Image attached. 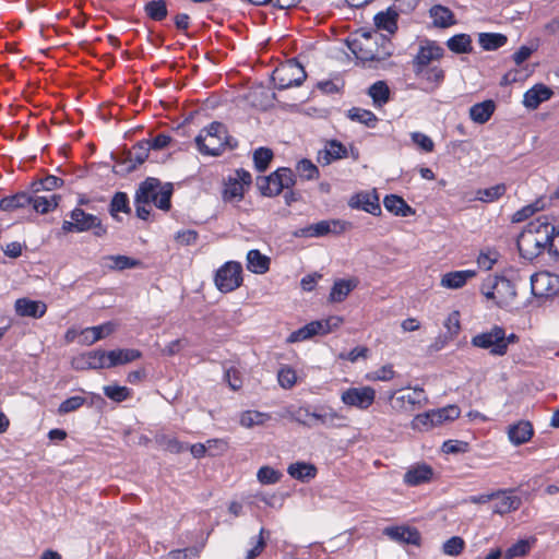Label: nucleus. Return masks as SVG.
I'll return each mask as SVG.
<instances>
[{"instance_id": "obj_62", "label": "nucleus", "mask_w": 559, "mask_h": 559, "mask_svg": "<svg viewBox=\"0 0 559 559\" xmlns=\"http://www.w3.org/2000/svg\"><path fill=\"white\" fill-rule=\"evenodd\" d=\"M436 426V423L432 421L430 416V412L419 414L412 420V428L419 431L429 430Z\"/></svg>"}, {"instance_id": "obj_33", "label": "nucleus", "mask_w": 559, "mask_h": 559, "mask_svg": "<svg viewBox=\"0 0 559 559\" xmlns=\"http://www.w3.org/2000/svg\"><path fill=\"white\" fill-rule=\"evenodd\" d=\"M108 212L110 216L117 222L121 221L119 213L130 214L131 206L128 193L123 191H116L110 199Z\"/></svg>"}, {"instance_id": "obj_52", "label": "nucleus", "mask_w": 559, "mask_h": 559, "mask_svg": "<svg viewBox=\"0 0 559 559\" xmlns=\"http://www.w3.org/2000/svg\"><path fill=\"white\" fill-rule=\"evenodd\" d=\"M296 169L299 176L306 180H314L320 176L318 166L309 158L298 160Z\"/></svg>"}, {"instance_id": "obj_28", "label": "nucleus", "mask_w": 559, "mask_h": 559, "mask_svg": "<svg viewBox=\"0 0 559 559\" xmlns=\"http://www.w3.org/2000/svg\"><path fill=\"white\" fill-rule=\"evenodd\" d=\"M429 16L432 19V25L438 28H448L456 24L454 13L443 4H433L429 9Z\"/></svg>"}, {"instance_id": "obj_5", "label": "nucleus", "mask_w": 559, "mask_h": 559, "mask_svg": "<svg viewBox=\"0 0 559 559\" xmlns=\"http://www.w3.org/2000/svg\"><path fill=\"white\" fill-rule=\"evenodd\" d=\"M68 216L70 219H64L61 225L63 234L93 231V235L97 238L107 234V227L102 219L97 215L85 212L82 207L75 206L69 212Z\"/></svg>"}, {"instance_id": "obj_7", "label": "nucleus", "mask_w": 559, "mask_h": 559, "mask_svg": "<svg viewBox=\"0 0 559 559\" xmlns=\"http://www.w3.org/2000/svg\"><path fill=\"white\" fill-rule=\"evenodd\" d=\"M307 78L305 67L297 58L288 59L276 68L272 74L275 88L283 91L294 86H300Z\"/></svg>"}, {"instance_id": "obj_54", "label": "nucleus", "mask_w": 559, "mask_h": 559, "mask_svg": "<svg viewBox=\"0 0 559 559\" xmlns=\"http://www.w3.org/2000/svg\"><path fill=\"white\" fill-rule=\"evenodd\" d=\"M282 473L269 465L262 466L257 473V478L262 485H272L280 481Z\"/></svg>"}, {"instance_id": "obj_63", "label": "nucleus", "mask_w": 559, "mask_h": 559, "mask_svg": "<svg viewBox=\"0 0 559 559\" xmlns=\"http://www.w3.org/2000/svg\"><path fill=\"white\" fill-rule=\"evenodd\" d=\"M117 328V323L114 321H107L98 325L92 326L91 333H93V337L96 341L105 338L110 335Z\"/></svg>"}, {"instance_id": "obj_9", "label": "nucleus", "mask_w": 559, "mask_h": 559, "mask_svg": "<svg viewBox=\"0 0 559 559\" xmlns=\"http://www.w3.org/2000/svg\"><path fill=\"white\" fill-rule=\"evenodd\" d=\"M290 416L295 421L309 428L316 427L318 425L332 427L334 426L335 420L341 418L340 415L332 408L323 407L313 412L306 407H299L298 409L292 412Z\"/></svg>"}, {"instance_id": "obj_10", "label": "nucleus", "mask_w": 559, "mask_h": 559, "mask_svg": "<svg viewBox=\"0 0 559 559\" xmlns=\"http://www.w3.org/2000/svg\"><path fill=\"white\" fill-rule=\"evenodd\" d=\"M392 407L399 412H412L427 402L420 388L394 391L390 394Z\"/></svg>"}, {"instance_id": "obj_59", "label": "nucleus", "mask_w": 559, "mask_h": 559, "mask_svg": "<svg viewBox=\"0 0 559 559\" xmlns=\"http://www.w3.org/2000/svg\"><path fill=\"white\" fill-rule=\"evenodd\" d=\"M538 203L539 202L536 201L534 203H530V204L521 207L520 210H518L512 215V223H522V222L526 221L527 218H530L532 215H534L536 212H538L540 210Z\"/></svg>"}, {"instance_id": "obj_21", "label": "nucleus", "mask_w": 559, "mask_h": 559, "mask_svg": "<svg viewBox=\"0 0 559 559\" xmlns=\"http://www.w3.org/2000/svg\"><path fill=\"white\" fill-rule=\"evenodd\" d=\"M383 206L388 212L400 217H409L416 213L415 209H413L401 195L395 193L386 194L383 198Z\"/></svg>"}, {"instance_id": "obj_36", "label": "nucleus", "mask_w": 559, "mask_h": 559, "mask_svg": "<svg viewBox=\"0 0 559 559\" xmlns=\"http://www.w3.org/2000/svg\"><path fill=\"white\" fill-rule=\"evenodd\" d=\"M448 49L456 55L471 53L473 51L472 37L466 33H460L448 38Z\"/></svg>"}, {"instance_id": "obj_16", "label": "nucleus", "mask_w": 559, "mask_h": 559, "mask_svg": "<svg viewBox=\"0 0 559 559\" xmlns=\"http://www.w3.org/2000/svg\"><path fill=\"white\" fill-rule=\"evenodd\" d=\"M348 150L338 140L331 139L325 142L324 148L320 150L317 154V160L322 166H328L335 160L347 158Z\"/></svg>"}, {"instance_id": "obj_11", "label": "nucleus", "mask_w": 559, "mask_h": 559, "mask_svg": "<svg viewBox=\"0 0 559 559\" xmlns=\"http://www.w3.org/2000/svg\"><path fill=\"white\" fill-rule=\"evenodd\" d=\"M345 229V222L340 219L320 221L305 227L295 229L292 235L295 238H321L330 234H338Z\"/></svg>"}, {"instance_id": "obj_51", "label": "nucleus", "mask_w": 559, "mask_h": 559, "mask_svg": "<svg viewBox=\"0 0 559 559\" xmlns=\"http://www.w3.org/2000/svg\"><path fill=\"white\" fill-rule=\"evenodd\" d=\"M111 159L115 162L112 171L120 176L129 175L130 173H122L120 171L121 168H123L124 164L127 163H133L132 160V150H129L127 147H120L115 152H111L110 154Z\"/></svg>"}, {"instance_id": "obj_53", "label": "nucleus", "mask_w": 559, "mask_h": 559, "mask_svg": "<svg viewBox=\"0 0 559 559\" xmlns=\"http://www.w3.org/2000/svg\"><path fill=\"white\" fill-rule=\"evenodd\" d=\"M245 194V188L239 182H236L233 177H229L223 189V199L230 201L234 199L241 200Z\"/></svg>"}, {"instance_id": "obj_30", "label": "nucleus", "mask_w": 559, "mask_h": 559, "mask_svg": "<svg viewBox=\"0 0 559 559\" xmlns=\"http://www.w3.org/2000/svg\"><path fill=\"white\" fill-rule=\"evenodd\" d=\"M533 426L530 421L520 420L508 429V438L514 445L527 442L533 436Z\"/></svg>"}, {"instance_id": "obj_1", "label": "nucleus", "mask_w": 559, "mask_h": 559, "mask_svg": "<svg viewBox=\"0 0 559 559\" xmlns=\"http://www.w3.org/2000/svg\"><path fill=\"white\" fill-rule=\"evenodd\" d=\"M140 357V352H78L72 357L76 370L111 368L124 365Z\"/></svg>"}, {"instance_id": "obj_20", "label": "nucleus", "mask_w": 559, "mask_h": 559, "mask_svg": "<svg viewBox=\"0 0 559 559\" xmlns=\"http://www.w3.org/2000/svg\"><path fill=\"white\" fill-rule=\"evenodd\" d=\"M14 309L20 317L39 319L46 313L47 306L40 300L23 297L15 300Z\"/></svg>"}, {"instance_id": "obj_43", "label": "nucleus", "mask_w": 559, "mask_h": 559, "mask_svg": "<svg viewBox=\"0 0 559 559\" xmlns=\"http://www.w3.org/2000/svg\"><path fill=\"white\" fill-rule=\"evenodd\" d=\"M346 117L352 121L359 122L367 128H374L378 122V117L369 109L360 107H352L346 111Z\"/></svg>"}, {"instance_id": "obj_49", "label": "nucleus", "mask_w": 559, "mask_h": 559, "mask_svg": "<svg viewBox=\"0 0 559 559\" xmlns=\"http://www.w3.org/2000/svg\"><path fill=\"white\" fill-rule=\"evenodd\" d=\"M64 181L55 176V175H47L46 177L35 180L31 185V190L34 194L40 192V191H52L57 188L62 187Z\"/></svg>"}, {"instance_id": "obj_37", "label": "nucleus", "mask_w": 559, "mask_h": 559, "mask_svg": "<svg viewBox=\"0 0 559 559\" xmlns=\"http://www.w3.org/2000/svg\"><path fill=\"white\" fill-rule=\"evenodd\" d=\"M200 133L203 134V144L217 145L223 141L226 133V126L219 121H212L204 127Z\"/></svg>"}, {"instance_id": "obj_3", "label": "nucleus", "mask_w": 559, "mask_h": 559, "mask_svg": "<svg viewBox=\"0 0 559 559\" xmlns=\"http://www.w3.org/2000/svg\"><path fill=\"white\" fill-rule=\"evenodd\" d=\"M174 185L162 182L158 178L147 177L140 182L133 203H153L158 210L168 212L171 209Z\"/></svg>"}, {"instance_id": "obj_32", "label": "nucleus", "mask_w": 559, "mask_h": 559, "mask_svg": "<svg viewBox=\"0 0 559 559\" xmlns=\"http://www.w3.org/2000/svg\"><path fill=\"white\" fill-rule=\"evenodd\" d=\"M61 200L60 194H49V195H35L31 194V204L33 210L39 214H47L57 209L59 202Z\"/></svg>"}, {"instance_id": "obj_24", "label": "nucleus", "mask_w": 559, "mask_h": 559, "mask_svg": "<svg viewBox=\"0 0 559 559\" xmlns=\"http://www.w3.org/2000/svg\"><path fill=\"white\" fill-rule=\"evenodd\" d=\"M357 285L358 281L356 278L335 280L329 294V301L333 304L344 301Z\"/></svg>"}, {"instance_id": "obj_58", "label": "nucleus", "mask_w": 559, "mask_h": 559, "mask_svg": "<svg viewBox=\"0 0 559 559\" xmlns=\"http://www.w3.org/2000/svg\"><path fill=\"white\" fill-rule=\"evenodd\" d=\"M411 139L414 144H416L421 151L429 153L433 151L435 143L430 136L427 134L414 131L411 133Z\"/></svg>"}, {"instance_id": "obj_27", "label": "nucleus", "mask_w": 559, "mask_h": 559, "mask_svg": "<svg viewBox=\"0 0 559 559\" xmlns=\"http://www.w3.org/2000/svg\"><path fill=\"white\" fill-rule=\"evenodd\" d=\"M476 275L475 270L451 271L442 275L440 285L448 289L462 288L468 280Z\"/></svg>"}, {"instance_id": "obj_60", "label": "nucleus", "mask_w": 559, "mask_h": 559, "mask_svg": "<svg viewBox=\"0 0 559 559\" xmlns=\"http://www.w3.org/2000/svg\"><path fill=\"white\" fill-rule=\"evenodd\" d=\"M531 549V544L526 539L518 540L504 552L506 559H513L515 557L524 556Z\"/></svg>"}, {"instance_id": "obj_22", "label": "nucleus", "mask_w": 559, "mask_h": 559, "mask_svg": "<svg viewBox=\"0 0 559 559\" xmlns=\"http://www.w3.org/2000/svg\"><path fill=\"white\" fill-rule=\"evenodd\" d=\"M502 337L503 328L493 325L489 331L475 335L472 338V345L483 349H491L492 347H498Z\"/></svg>"}, {"instance_id": "obj_19", "label": "nucleus", "mask_w": 559, "mask_h": 559, "mask_svg": "<svg viewBox=\"0 0 559 559\" xmlns=\"http://www.w3.org/2000/svg\"><path fill=\"white\" fill-rule=\"evenodd\" d=\"M383 534L390 539L407 545L419 546L420 534L417 530L408 526H388L383 530Z\"/></svg>"}, {"instance_id": "obj_40", "label": "nucleus", "mask_w": 559, "mask_h": 559, "mask_svg": "<svg viewBox=\"0 0 559 559\" xmlns=\"http://www.w3.org/2000/svg\"><path fill=\"white\" fill-rule=\"evenodd\" d=\"M270 419V414L254 409L243 411L239 415L240 426L247 429H251L257 426H264Z\"/></svg>"}, {"instance_id": "obj_56", "label": "nucleus", "mask_w": 559, "mask_h": 559, "mask_svg": "<svg viewBox=\"0 0 559 559\" xmlns=\"http://www.w3.org/2000/svg\"><path fill=\"white\" fill-rule=\"evenodd\" d=\"M395 377L392 365H385L381 368L370 371L366 374L368 381H390Z\"/></svg>"}, {"instance_id": "obj_6", "label": "nucleus", "mask_w": 559, "mask_h": 559, "mask_svg": "<svg viewBox=\"0 0 559 559\" xmlns=\"http://www.w3.org/2000/svg\"><path fill=\"white\" fill-rule=\"evenodd\" d=\"M296 185V176L288 167H278L267 176L257 177V187L262 197L273 198Z\"/></svg>"}, {"instance_id": "obj_41", "label": "nucleus", "mask_w": 559, "mask_h": 559, "mask_svg": "<svg viewBox=\"0 0 559 559\" xmlns=\"http://www.w3.org/2000/svg\"><path fill=\"white\" fill-rule=\"evenodd\" d=\"M368 95L371 97L376 107H382L389 103L391 98L390 88L385 81H377L368 88Z\"/></svg>"}, {"instance_id": "obj_61", "label": "nucleus", "mask_w": 559, "mask_h": 559, "mask_svg": "<svg viewBox=\"0 0 559 559\" xmlns=\"http://www.w3.org/2000/svg\"><path fill=\"white\" fill-rule=\"evenodd\" d=\"M84 403L85 399L83 396H71L59 405L58 413L60 415H64L74 412L79 409Z\"/></svg>"}, {"instance_id": "obj_34", "label": "nucleus", "mask_w": 559, "mask_h": 559, "mask_svg": "<svg viewBox=\"0 0 559 559\" xmlns=\"http://www.w3.org/2000/svg\"><path fill=\"white\" fill-rule=\"evenodd\" d=\"M497 280H499V286H498V299L496 300V305L499 308H506L510 306L512 300L516 296V289L513 282L506 276H498Z\"/></svg>"}, {"instance_id": "obj_50", "label": "nucleus", "mask_w": 559, "mask_h": 559, "mask_svg": "<svg viewBox=\"0 0 559 559\" xmlns=\"http://www.w3.org/2000/svg\"><path fill=\"white\" fill-rule=\"evenodd\" d=\"M105 260H109L112 262V264H109L108 267L115 271L134 269L141 265V261L139 259L123 254L107 255L105 257Z\"/></svg>"}, {"instance_id": "obj_23", "label": "nucleus", "mask_w": 559, "mask_h": 559, "mask_svg": "<svg viewBox=\"0 0 559 559\" xmlns=\"http://www.w3.org/2000/svg\"><path fill=\"white\" fill-rule=\"evenodd\" d=\"M399 12L393 5L388 7L384 11L374 14L373 23L377 29L386 31L390 35L394 34L399 26Z\"/></svg>"}, {"instance_id": "obj_2", "label": "nucleus", "mask_w": 559, "mask_h": 559, "mask_svg": "<svg viewBox=\"0 0 559 559\" xmlns=\"http://www.w3.org/2000/svg\"><path fill=\"white\" fill-rule=\"evenodd\" d=\"M345 44L355 58L366 67L367 62L384 61L393 55V44L389 36L362 41L357 37H347Z\"/></svg>"}, {"instance_id": "obj_13", "label": "nucleus", "mask_w": 559, "mask_h": 559, "mask_svg": "<svg viewBox=\"0 0 559 559\" xmlns=\"http://www.w3.org/2000/svg\"><path fill=\"white\" fill-rule=\"evenodd\" d=\"M444 49L435 40L425 39L413 59L414 72L416 75L423 73L424 69L433 60L443 57Z\"/></svg>"}, {"instance_id": "obj_38", "label": "nucleus", "mask_w": 559, "mask_h": 559, "mask_svg": "<svg viewBox=\"0 0 559 559\" xmlns=\"http://www.w3.org/2000/svg\"><path fill=\"white\" fill-rule=\"evenodd\" d=\"M150 146H147V140H141L133 146L132 151V160L133 163H127L124 164L123 168L120 169L122 173H132L136 169V167L141 164H143L150 153Z\"/></svg>"}, {"instance_id": "obj_64", "label": "nucleus", "mask_w": 559, "mask_h": 559, "mask_svg": "<svg viewBox=\"0 0 559 559\" xmlns=\"http://www.w3.org/2000/svg\"><path fill=\"white\" fill-rule=\"evenodd\" d=\"M158 442L166 451H169L170 453H180L188 449L187 444H183L176 438L162 437Z\"/></svg>"}, {"instance_id": "obj_35", "label": "nucleus", "mask_w": 559, "mask_h": 559, "mask_svg": "<svg viewBox=\"0 0 559 559\" xmlns=\"http://www.w3.org/2000/svg\"><path fill=\"white\" fill-rule=\"evenodd\" d=\"M29 204L31 194L25 191H20L0 199V210L4 212H13L19 209H24Z\"/></svg>"}, {"instance_id": "obj_12", "label": "nucleus", "mask_w": 559, "mask_h": 559, "mask_svg": "<svg viewBox=\"0 0 559 559\" xmlns=\"http://www.w3.org/2000/svg\"><path fill=\"white\" fill-rule=\"evenodd\" d=\"M376 400V390L371 386H352L344 390L341 394L343 404L349 407H356L365 411L369 408Z\"/></svg>"}, {"instance_id": "obj_46", "label": "nucleus", "mask_w": 559, "mask_h": 559, "mask_svg": "<svg viewBox=\"0 0 559 559\" xmlns=\"http://www.w3.org/2000/svg\"><path fill=\"white\" fill-rule=\"evenodd\" d=\"M506 191V183H497L488 188L478 189L475 199L484 203H491L500 199Z\"/></svg>"}, {"instance_id": "obj_29", "label": "nucleus", "mask_w": 559, "mask_h": 559, "mask_svg": "<svg viewBox=\"0 0 559 559\" xmlns=\"http://www.w3.org/2000/svg\"><path fill=\"white\" fill-rule=\"evenodd\" d=\"M496 110V103L493 99H485L483 102L476 103L469 108V118L473 122L478 124H484L493 115Z\"/></svg>"}, {"instance_id": "obj_44", "label": "nucleus", "mask_w": 559, "mask_h": 559, "mask_svg": "<svg viewBox=\"0 0 559 559\" xmlns=\"http://www.w3.org/2000/svg\"><path fill=\"white\" fill-rule=\"evenodd\" d=\"M551 227H556L550 224L546 215L538 216L535 221H531L522 230L521 234L532 235L537 237L538 235L546 236L551 230Z\"/></svg>"}, {"instance_id": "obj_17", "label": "nucleus", "mask_w": 559, "mask_h": 559, "mask_svg": "<svg viewBox=\"0 0 559 559\" xmlns=\"http://www.w3.org/2000/svg\"><path fill=\"white\" fill-rule=\"evenodd\" d=\"M195 145L198 147V151L202 155L206 156H213L217 157L221 156L226 148L234 150L238 146V141L228 134V131L226 130L225 136L223 138V141L219 142L217 145H206L203 144V134L199 133L194 139Z\"/></svg>"}, {"instance_id": "obj_47", "label": "nucleus", "mask_w": 559, "mask_h": 559, "mask_svg": "<svg viewBox=\"0 0 559 559\" xmlns=\"http://www.w3.org/2000/svg\"><path fill=\"white\" fill-rule=\"evenodd\" d=\"M432 421L437 426L459 418L461 411L456 405H448L442 408L429 411Z\"/></svg>"}, {"instance_id": "obj_25", "label": "nucleus", "mask_w": 559, "mask_h": 559, "mask_svg": "<svg viewBox=\"0 0 559 559\" xmlns=\"http://www.w3.org/2000/svg\"><path fill=\"white\" fill-rule=\"evenodd\" d=\"M493 495V512L497 514H506L516 510L521 504V499L507 491L491 492Z\"/></svg>"}, {"instance_id": "obj_31", "label": "nucleus", "mask_w": 559, "mask_h": 559, "mask_svg": "<svg viewBox=\"0 0 559 559\" xmlns=\"http://www.w3.org/2000/svg\"><path fill=\"white\" fill-rule=\"evenodd\" d=\"M271 260L259 249H251L247 252V269L253 274H265L270 270Z\"/></svg>"}, {"instance_id": "obj_15", "label": "nucleus", "mask_w": 559, "mask_h": 559, "mask_svg": "<svg viewBox=\"0 0 559 559\" xmlns=\"http://www.w3.org/2000/svg\"><path fill=\"white\" fill-rule=\"evenodd\" d=\"M343 319L337 316H332L326 319L313 320L300 328L305 340H309L316 335H324L338 328Z\"/></svg>"}, {"instance_id": "obj_48", "label": "nucleus", "mask_w": 559, "mask_h": 559, "mask_svg": "<svg viewBox=\"0 0 559 559\" xmlns=\"http://www.w3.org/2000/svg\"><path fill=\"white\" fill-rule=\"evenodd\" d=\"M144 12L153 21H163L168 14L167 3L165 0H151L145 3Z\"/></svg>"}, {"instance_id": "obj_26", "label": "nucleus", "mask_w": 559, "mask_h": 559, "mask_svg": "<svg viewBox=\"0 0 559 559\" xmlns=\"http://www.w3.org/2000/svg\"><path fill=\"white\" fill-rule=\"evenodd\" d=\"M433 469L427 464H416L407 469L404 483L409 486H418L432 479Z\"/></svg>"}, {"instance_id": "obj_39", "label": "nucleus", "mask_w": 559, "mask_h": 559, "mask_svg": "<svg viewBox=\"0 0 559 559\" xmlns=\"http://www.w3.org/2000/svg\"><path fill=\"white\" fill-rule=\"evenodd\" d=\"M508 43V37L502 33L483 32L478 34V44L485 51H495Z\"/></svg>"}, {"instance_id": "obj_57", "label": "nucleus", "mask_w": 559, "mask_h": 559, "mask_svg": "<svg viewBox=\"0 0 559 559\" xmlns=\"http://www.w3.org/2000/svg\"><path fill=\"white\" fill-rule=\"evenodd\" d=\"M104 394L115 402H122L129 397L130 391L127 386L106 385L104 386Z\"/></svg>"}, {"instance_id": "obj_14", "label": "nucleus", "mask_w": 559, "mask_h": 559, "mask_svg": "<svg viewBox=\"0 0 559 559\" xmlns=\"http://www.w3.org/2000/svg\"><path fill=\"white\" fill-rule=\"evenodd\" d=\"M350 209L360 210L373 216L381 215V206L379 195L376 190L371 192L360 191L354 193L348 200Z\"/></svg>"}, {"instance_id": "obj_8", "label": "nucleus", "mask_w": 559, "mask_h": 559, "mask_svg": "<svg viewBox=\"0 0 559 559\" xmlns=\"http://www.w3.org/2000/svg\"><path fill=\"white\" fill-rule=\"evenodd\" d=\"M242 265L237 261H227L221 265L214 275L216 288L223 293H231L242 285Z\"/></svg>"}, {"instance_id": "obj_55", "label": "nucleus", "mask_w": 559, "mask_h": 559, "mask_svg": "<svg viewBox=\"0 0 559 559\" xmlns=\"http://www.w3.org/2000/svg\"><path fill=\"white\" fill-rule=\"evenodd\" d=\"M465 547V542L460 536H453L450 539L445 540L442 545V551L447 556H459L462 554Z\"/></svg>"}, {"instance_id": "obj_45", "label": "nucleus", "mask_w": 559, "mask_h": 559, "mask_svg": "<svg viewBox=\"0 0 559 559\" xmlns=\"http://www.w3.org/2000/svg\"><path fill=\"white\" fill-rule=\"evenodd\" d=\"M274 153L270 147L259 146L253 151L252 159L258 173H264L270 167Z\"/></svg>"}, {"instance_id": "obj_42", "label": "nucleus", "mask_w": 559, "mask_h": 559, "mask_svg": "<svg viewBox=\"0 0 559 559\" xmlns=\"http://www.w3.org/2000/svg\"><path fill=\"white\" fill-rule=\"evenodd\" d=\"M287 473L297 480L307 481L316 477L317 468L310 463L296 462L288 466Z\"/></svg>"}, {"instance_id": "obj_18", "label": "nucleus", "mask_w": 559, "mask_h": 559, "mask_svg": "<svg viewBox=\"0 0 559 559\" xmlns=\"http://www.w3.org/2000/svg\"><path fill=\"white\" fill-rule=\"evenodd\" d=\"M554 91L544 83H536L528 88L523 95V106L527 109L534 110L539 105L551 98Z\"/></svg>"}, {"instance_id": "obj_4", "label": "nucleus", "mask_w": 559, "mask_h": 559, "mask_svg": "<svg viewBox=\"0 0 559 559\" xmlns=\"http://www.w3.org/2000/svg\"><path fill=\"white\" fill-rule=\"evenodd\" d=\"M556 236L559 237V227H551L549 234L544 237H532V235L520 234L516 240V247L520 255L528 261H533L545 250L555 257H559V246L556 243Z\"/></svg>"}]
</instances>
